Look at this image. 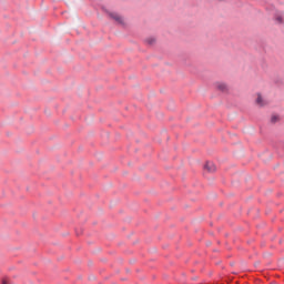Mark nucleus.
<instances>
[{
    "instance_id": "nucleus-1",
    "label": "nucleus",
    "mask_w": 284,
    "mask_h": 284,
    "mask_svg": "<svg viewBox=\"0 0 284 284\" xmlns=\"http://www.w3.org/2000/svg\"><path fill=\"white\" fill-rule=\"evenodd\" d=\"M204 170H207L209 172H216V165L213 164V162H210L207 161L205 164H204Z\"/></svg>"
},
{
    "instance_id": "nucleus-5",
    "label": "nucleus",
    "mask_w": 284,
    "mask_h": 284,
    "mask_svg": "<svg viewBox=\"0 0 284 284\" xmlns=\"http://www.w3.org/2000/svg\"><path fill=\"white\" fill-rule=\"evenodd\" d=\"M155 42H156V39L154 38H149L145 40V43H148V45H154Z\"/></svg>"
},
{
    "instance_id": "nucleus-8",
    "label": "nucleus",
    "mask_w": 284,
    "mask_h": 284,
    "mask_svg": "<svg viewBox=\"0 0 284 284\" xmlns=\"http://www.w3.org/2000/svg\"><path fill=\"white\" fill-rule=\"evenodd\" d=\"M277 21H280V22L283 21V18L278 17V18H277Z\"/></svg>"
},
{
    "instance_id": "nucleus-7",
    "label": "nucleus",
    "mask_w": 284,
    "mask_h": 284,
    "mask_svg": "<svg viewBox=\"0 0 284 284\" xmlns=\"http://www.w3.org/2000/svg\"><path fill=\"white\" fill-rule=\"evenodd\" d=\"M2 284H8V280H7V278H3V280H2Z\"/></svg>"
},
{
    "instance_id": "nucleus-3",
    "label": "nucleus",
    "mask_w": 284,
    "mask_h": 284,
    "mask_svg": "<svg viewBox=\"0 0 284 284\" xmlns=\"http://www.w3.org/2000/svg\"><path fill=\"white\" fill-rule=\"evenodd\" d=\"M216 88L220 92H229L227 84L225 83H217Z\"/></svg>"
},
{
    "instance_id": "nucleus-2",
    "label": "nucleus",
    "mask_w": 284,
    "mask_h": 284,
    "mask_svg": "<svg viewBox=\"0 0 284 284\" xmlns=\"http://www.w3.org/2000/svg\"><path fill=\"white\" fill-rule=\"evenodd\" d=\"M109 17H111L116 23H120V26H123V18L116 13H109Z\"/></svg>"
},
{
    "instance_id": "nucleus-4",
    "label": "nucleus",
    "mask_w": 284,
    "mask_h": 284,
    "mask_svg": "<svg viewBox=\"0 0 284 284\" xmlns=\"http://www.w3.org/2000/svg\"><path fill=\"white\" fill-rule=\"evenodd\" d=\"M256 103L257 105L263 108V97L261 95V93L257 94Z\"/></svg>"
},
{
    "instance_id": "nucleus-6",
    "label": "nucleus",
    "mask_w": 284,
    "mask_h": 284,
    "mask_svg": "<svg viewBox=\"0 0 284 284\" xmlns=\"http://www.w3.org/2000/svg\"><path fill=\"white\" fill-rule=\"evenodd\" d=\"M276 121H278V115H273L271 118V123H276Z\"/></svg>"
}]
</instances>
